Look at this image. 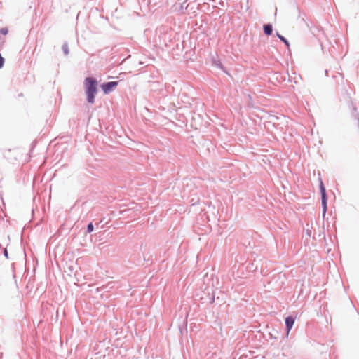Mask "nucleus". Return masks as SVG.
Wrapping results in <instances>:
<instances>
[{
    "label": "nucleus",
    "instance_id": "1",
    "mask_svg": "<svg viewBox=\"0 0 359 359\" xmlns=\"http://www.w3.org/2000/svg\"><path fill=\"white\" fill-rule=\"evenodd\" d=\"M83 86L87 97V102L90 104H93L98 90L97 79L93 76H88L84 80Z\"/></svg>",
    "mask_w": 359,
    "mask_h": 359
},
{
    "label": "nucleus",
    "instance_id": "2",
    "mask_svg": "<svg viewBox=\"0 0 359 359\" xmlns=\"http://www.w3.org/2000/svg\"><path fill=\"white\" fill-rule=\"evenodd\" d=\"M119 81H107L101 84L100 87L104 95L109 94L118 86Z\"/></svg>",
    "mask_w": 359,
    "mask_h": 359
},
{
    "label": "nucleus",
    "instance_id": "3",
    "mask_svg": "<svg viewBox=\"0 0 359 359\" xmlns=\"http://www.w3.org/2000/svg\"><path fill=\"white\" fill-rule=\"evenodd\" d=\"M295 321V318L292 316H289L285 318V324L287 330V335L289 334L290 331L292 328Z\"/></svg>",
    "mask_w": 359,
    "mask_h": 359
},
{
    "label": "nucleus",
    "instance_id": "4",
    "mask_svg": "<svg viewBox=\"0 0 359 359\" xmlns=\"http://www.w3.org/2000/svg\"><path fill=\"white\" fill-rule=\"evenodd\" d=\"M263 32L265 35L270 36L273 33V26L271 23L264 24L263 25Z\"/></svg>",
    "mask_w": 359,
    "mask_h": 359
},
{
    "label": "nucleus",
    "instance_id": "5",
    "mask_svg": "<svg viewBox=\"0 0 359 359\" xmlns=\"http://www.w3.org/2000/svg\"><path fill=\"white\" fill-rule=\"evenodd\" d=\"M321 205L323 208L322 215L323 217H325L327 210V197L323 196V198H321Z\"/></svg>",
    "mask_w": 359,
    "mask_h": 359
},
{
    "label": "nucleus",
    "instance_id": "6",
    "mask_svg": "<svg viewBox=\"0 0 359 359\" xmlns=\"http://www.w3.org/2000/svg\"><path fill=\"white\" fill-rule=\"evenodd\" d=\"M276 35L289 48L290 43H289L288 40L285 37L282 36L280 34H279L278 32H276Z\"/></svg>",
    "mask_w": 359,
    "mask_h": 359
},
{
    "label": "nucleus",
    "instance_id": "7",
    "mask_svg": "<svg viewBox=\"0 0 359 359\" xmlns=\"http://www.w3.org/2000/svg\"><path fill=\"white\" fill-rule=\"evenodd\" d=\"M319 188H320L321 198H323V196L327 197V194H326V190H325V188L324 187V184H323L322 180H320Z\"/></svg>",
    "mask_w": 359,
    "mask_h": 359
},
{
    "label": "nucleus",
    "instance_id": "8",
    "mask_svg": "<svg viewBox=\"0 0 359 359\" xmlns=\"http://www.w3.org/2000/svg\"><path fill=\"white\" fill-rule=\"evenodd\" d=\"M62 49L63 50V53L65 55H67L69 53V46H68V43L67 42H65L63 44H62Z\"/></svg>",
    "mask_w": 359,
    "mask_h": 359
},
{
    "label": "nucleus",
    "instance_id": "9",
    "mask_svg": "<svg viewBox=\"0 0 359 359\" xmlns=\"http://www.w3.org/2000/svg\"><path fill=\"white\" fill-rule=\"evenodd\" d=\"M94 230V226L92 222H90L88 225H87V229H86V231L87 233H90L91 232H93Z\"/></svg>",
    "mask_w": 359,
    "mask_h": 359
},
{
    "label": "nucleus",
    "instance_id": "10",
    "mask_svg": "<svg viewBox=\"0 0 359 359\" xmlns=\"http://www.w3.org/2000/svg\"><path fill=\"white\" fill-rule=\"evenodd\" d=\"M214 63H215V66L217 67L218 68H219L222 70L224 69L223 65L222 64V62L219 60L215 61Z\"/></svg>",
    "mask_w": 359,
    "mask_h": 359
},
{
    "label": "nucleus",
    "instance_id": "11",
    "mask_svg": "<svg viewBox=\"0 0 359 359\" xmlns=\"http://www.w3.org/2000/svg\"><path fill=\"white\" fill-rule=\"evenodd\" d=\"M5 63V59L0 53V69L3 68Z\"/></svg>",
    "mask_w": 359,
    "mask_h": 359
},
{
    "label": "nucleus",
    "instance_id": "12",
    "mask_svg": "<svg viewBox=\"0 0 359 359\" xmlns=\"http://www.w3.org/2000/svg\"><path fill=\"white\" fill-rule=\"evenodd\" d=\"M8 32V30L6 27H3L0 29V34L2 35H6Z\"/></svg>",
    "mask_w": 359,
    "mask_h": 359
},
{
    "label": "nucleus",
    "instance_id": "13",
    "mask_svg": "<svg viewBox=\"0 0 359 359\" xmlns=\"http://www.w3.org/2000/svg\"><path fill=\"white\" fill-rule=\"evenodd\" d=\"M3 255L6 259H8V253L6 248H3Z\"/></svg>",
    "mask_w": 359,
    "mask_h": 359
},
{
    "label": "nucleus",
    "instance_id": "14",
    "mask_svg": "<svg viewBox=\"0 0 359 359\" xmlns=\"http://www.w3.org/2000/svg\"><path fill=\"white\" fill-rule=\"evenodd\" d=\"M215 302V295L212 294V297L210 298V303L212 304Z\"/></svg>",
    "mask_w": 359,
    "mask_h": 359
},
{
    "label": "nucleus",
    "instance_id": "15",
    "mask_svg": "<svg viewBox=\"0 0 359 359\" xmlns=\"http://www.w3.org/2000/svg\"><path fill=\"white\" fill-rule=\"evenodd\" d=\"M187 1H185L184 2H183V4H181L180 6V10H183L184 8V4L186 3Z\"/></svg>",
    "mask_w": 359,
    "mask_h": 359
},
{
    "label": "nucleus",
    "instance_id": "16",
    "mask_svg": "<svg viewBox=\"0 0 359 359\" xmlns=\"http://www.w3.org/2000/svg\"><path fill=\"white\" fill-rule=\"evenodd\" d=\"M306 233L308 236H311V231L309 230H307Z\"/></svg>",
    "mask_w": 359,
    "mask_h": 359
}]
</instances>
